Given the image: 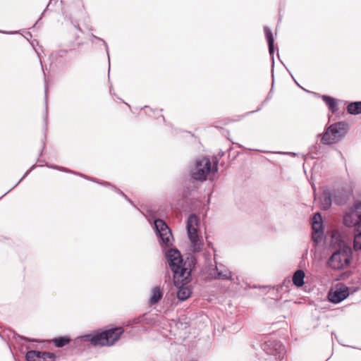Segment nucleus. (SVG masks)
I'll list each match as a JSON object with an SVG mask.
<instances>
[{
	"label": "nucleus",
	"instance_id": "f257e3e1",
	"mask_svg": "<svg viewBox=\"0 0 361 361\" xmlns=\"http://www.w3.org/2000/svg\"><path fill=\"white\" fill-rule=\"evenodd\" d=\"M166 257L169 265L173 273V281L178 282L189 278L190 269L183 262L180 252L176 249H170L166 253Z\"/></svg>",
	"mask_w": 361,
	"mask_h": 361
},
{
	"label": "nucleus",
	"instance_id": "f03ea898",
	"mask_svg": "<svg viewBox=\"0 0 361 361\" xmlns=\"http://www.w3.org/2000/svg\"><path fill=\"white\" fill-rule=\"evenodd\" d=\"M123 332L121 328H116L95 334L84 335L81 338L84 341H90L93 345H112L118 340Z\"/></svg>",
	"mask_w": 361,
	"mask_h": 361
},
{
	"label": "nucleus",
	"instance_id": "7ed1b4c3",
	"mask_svg": "<svg viewBox=\"0 0 361 361\" xmlns=\"http://www.w3.org/2000/svg\"><path fill=\"white\" fill-rule=\"evenodd\" d=\"M348 124L338 122L329 126L324 133L321 142L324 145H333L341 141L346 135Z\"/></svg>",
	"mask_w": 361,
	"mask_h": 361
},
{
	"label": "nucleus",
	"instance_id": "20e7f679",
	"mask_svg": "<svg viewBox=\"0 0 361 361\" xmlns=\"http://www.w3.org/2000/svg\"><path fill=\"white\" fill-rule=\"evenodd\" d=\"M339 247L341 249L334 252L328 261L329 266L334 269H342L347 267L352 258L351 250L345 245L343 241L341 240Z\"/></svg>",
	"mask_w": 361,
	"mask_h": 361
},
{
	"label": "nucleus",
	"instance_id": "39448f33",
	"mask_svg": "<svg viewBox=\"0 0 361 361\" xmlns=\"http://www.w3.org/2000/svg\"><path fill=\"white\" fill-rule=\"evenodd\" d=\"M218 171V161L212 162L207 157H202L196 160L195 169L192 171V177L197 180H205L209 173H215Z\"/></svg>",
	"mask_w": 361,
	"mask_h": 361
},
{
	"label": "nucleus",
	"instance_id": "423d86ee",
	"mask_svg": "<svg viewBox=\"0 0 361 361\" xmlns=\"http://www.w3.org/2000/svg\"><path fill=\"white\" fill-rule=\"evenodd\" d=\"M197 217L195 214L190 215L187 221V231L194 252H200L203 247V243L197 234Z\"/></svg>",
	"mask_w": 361,
	"mask_h": 361
},
{
	"label": "nucleus",
	"instance_id": "0eeeda50",
	"mask_svg": "<svg viewBox=\"0 0 361 361\" xmlns=\"http://www.w3.org/2000/svg\"><path fill=\"white\" fill-rule=\"evenodd\" d=\"M344 224L348 227H355V230L361 228V203H357L345 214Z\"/></svg>",
	"mask_w": 361,
	"mask_h": 361
},
{
	"label": "nucleus",
	"instance_id": "6e6552de",
	"mask_svg": "<svg viewBox=\"0 0 361 361\" xmlns=\"http://www.w3.org/2000/svg\"><path fill=\"white\" fill-rule=\"evenodd\" d=\"M154 227L157 235L159 236L161 243L168 247L171 245L173 236L170 228L161 219L154 221Z\"/></svg>",
	"mask_w": 361,
	"mask_h": 361
},
{
	"label": "nucleus",
	"instance_id": "1a4fd4ad",
	"mask_svg": "<svg viewBox=\"0 0 361 361\" xmlns=\"http://www.w3.org/2000/svg\"><path fill=\"white\" fill-rule=\"evenodd\" d=\"M349 295V288L343 283H338L331 288L328 293V299L333 303H339Z\"/></svg>",
	"mask_w": 361,
	"mask_h": 361
},
{
	"label": "nucleus",
	"instance_id": "9d476101",
	"mask_svg": "<svg viewBox=\"0 0 361 361\" xmlns=\"http://www.w3.org/2000/svg\"><path fill=\"white\" fill-rule=\"evenodd\" d=\"M312 240L318 243L322 241L323 238V224H322V218L319 213H317L312 218Z\"/></svg>",
	"mask_w": 361,
	"mask_h": 361
},
{
	"label": "nucleus",
	"instance_id": "9b49d317",
	"mask_svg": "<svg viewBox=\"0 0 361 361\" xmlns=\"http://www.w3.org/2000/svg\"><path fill=\"white\" fill-rule=\"evenodd\" d=\"M54 355L47 352L30 350L26 353L27 361H54Z\"/></svg>",
	"mask_w": 361,
	"mask_h": 361
},
{
	"label": "nucleus",
	"instance_id": "f8f14e48",
	"mask_svg": "<svg viewBox=\"0 0 361 361\" xmlns=\"http://www.w3.org/2000/svg\"><path fill=\"white\" fill-rule=\"evenodd\" d=\"M188 282V278L184 281L179 280L178 282L174 281V284L178 287L177 297L181 300L184 301L187 300L191 295L192 291L190 287L187 285Z\"/></svg>",
	"mask_w": 361,
	"mask_h": 361
},
{
	"label": "nucleus",
	"instance_id": "ddd939ff",
	"mask_svg": "<svg viewBox=\"0 0 361 361\" xmlns=\"http://www.w3.org/2000/svg\"><path fill=\"white\" fill-rule=\"evenodd\" d=\"M262 350L268 355L281 354L283 350L282 345L280 342L274 340H269L264 343L262 345Z\"/></svg>",
	"mask_w": 361,
	"mask_h": 361
},
{
	"label": "nucleus",
	"instance_id": "4468645a",
	"mask_svg": "<svg viewBox=\"0 0 361 361\" xmlns=\"http://www.w3.org/2000/svg\"><path fill=\"white\" fill-rule=\"evenodd\" d=\"M209 275L214 279L233 280L231 271L228 269L221 270L217 266L210 270Z\"/></svg>",
	"mask_w": 361,
	"mask_h": 361
},
{
	"label": "nucleus",
	"instance_id": "2eb2a0df",
	"mask_svg": "<svg viewBox=\"0 0 361 361\" xmlns=\"http://www.w3.org/2000/svg\"><path fill=\"white\" fill-rule=\"evenodd\" d=\"M319 202L323 209H328L332 204L331 192L328 190H324L319 197Z\"/></svg>",
	"mask_w": 361,
	"mask_h": 361
},
{
	"label": "nucleus",
	"instance_id": "dca6fc26",
	"mask_svg": "<svg viewBox=\"0 0 361 361\" xmlns=\"http://www.w3.org/2000/svg\"><path fill=\"white\" fill-rule=\"evenodd\" d=\"M163 293L159 287H154L152 290V294L149 300L150 305L157 303L162 298Z\"/></svg>",
	"mask_w": 361,
	"mask_h": 361
},
{
	"label": "nucleus",
	"instance_id": "f3484780",
	"mask_svg": "<svg viewBox=\"0 0 361 361\" xmlns=\"http://www.w3.org/2000/svg\"><path fill=\"white\" fill-rule=\"evenodd\" d=\"M305 272L302 270H297L293 276V283L297 287H301L304 284Z\"/></svg>",
	"mask_w": 361,
	"mask_h": 361
},
{
	"label": "nucleus",
	"instance_id": "a211bd4d",
	"mask_svg": "<svg viewBox=\"0 0 361 361\" xmlns=\"http://www.w3.org/2000/svg\"><path fill=\"white\" fill-rule=\"evenodd\" d=\"M322 99L333 114L338 111L337 102L334 98L330 96L323 95Z\"/></svg>",
	"mask_w": 361,
	"mask_h": 361
},
{
	"label": "nucleus",
	"instance_id": "6ab92c4d",
	"mask_svg": "<svg viewBox=\"0 0 361 361\" xmlns=\"http://www.w3.org/2000/svg\"><path fill=\"white\" fill-rule=\"evenodd\" d=\"M264 34L267 40L268 46H269V52L270 55H273L274 54V37L271 30L268 27H264Z\"/></svg>",
	"mask_w": 361,
	"mask_h": 361
},
{
	"label": "nucleus",
	"instance_id": "aec40b11",
	"mask_svg": "<svg viewBox=\"0 0 361 361\" xmlns=\"http://www.w3.org/2000/svg\"><path fill=\"white\" fill-rule=\"evenodd\" d=\"M347 111L350 114L357 115L361 114V102L350 103L347 106Z\"/></svg>",
	"mask_w": 361,
	"mask_h": 361
},
{
	"label": "nucleus",
	"instance_id": "412c9836",
	"mask_svg": "<svg viewBox=\"0 0 361 361\" xmlns=\"http://www.w3.org/2000/svg\"><path fill=\"white\" fill-rule=\"evenodd\" d=\"M353 246L355 250H361V228L355 230Z\"/></svg>",
	"mask_w": 361,
	"mask_h": 361
},
{
	"label": "nucleus",
	"instance_id": "4be33fe9",
	"mask_svg": "<svg viewBox=\"0 0 361 361\" xmlns=\"http://www.w3.org/2000/svg\"><path fill=\"white\" fill-rule=\"evenodd\" d=\"M70 342V339L66 337H59L57 338L53 339V343L55 345V346L58 348L63 347L68 344Z\"/></svg>",
	"mask_w": 361,
	"mask_h": 361
},
{
	"label": "nucleus",
	"instance_id": "5701e85b",
	"mask_svg": "<svg viewBox=\"0 0 361 361\" xmlns=\"http://www.w3.org/2000/svg\"><path fill=\"white\" fill-rule=\"evenodd\" d=\"M334 202L336 204H343V200H341V199H336V197H334Z\"/></svg>",
	"mask_w": 361,
	"mask_h": 361
},
{
	"label": "nucleus",
	"instance_id": "b1692460",
	"mask_svg": "<svg viewBox=\"0 0 361 361\" xmlns=\"http://www.w3.org/2000/svg\"><path fill=\"white\" fill-rule=\"evenodd\" d=\"M340 237H341V236H340L339 235H336V234H334V235H332V241H333V242H334V240L338 241V240H339Z\"/></svg>",
	"mask_w": 361,
	"mask_h": 361
},
{
	"label": "nucleus",
	"instance_id": "393cba45",
	"mask_svg": "<svg viewBox=\"0 0 361 361\" xmlns=\"http://www.w3.org/2000/svg\"><path fill=\"white\" fill-rule=\"evenodd\" d=\"M121 194L124 196L125 197H126V195L124 193H123L122 192H121Z\"/></svg>",
	"mask_w": 361,
	"mask_h": 361
},
{
	"label": "nucleus",
	"instance_id": "a878e982",
	"mask_svg": "<svg viewBox=\"0 0 361 361\" xmlns=\"http://www.w3.org/2000/svg\"><path fill=\"white\" fill-rule=\"evenodd\" d=\"M27 173H28V172L25 173V174L24 175L23 178H24L26 175H27Z\"/></svg>",
	"mask_w": 361,
	"mask_h": 361
}]
</instances>
